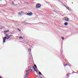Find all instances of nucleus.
Masks as SVG:
<instances>
[{
  "label": "nucleus",
  "instance_id": "nucleus-1",
  "mask_svg": "<svg viewBox=\"0 0 78 78\" xmlns=\"http://www.w3.org/2000/svg\"><path fill=\"white\" fill-rule=\"evenodd\" d=\"M64 20H66V21H67V22H68V21H69V20H70L69 18L67 17H65L64 18Z\"/></svg>",
  "mask_w": 78,
  "mask_h": 78
},
{
  "label": "nucleus",
  "instance_id": "nucleus-2",
  "mask_svg": "<svg viewBox=\"0 0 78 78\" xmlns=\"http://www.w3.org/2000/svg\"><path fill=\"white\" fill-rule=\"evenodd\" d=\"M41 4H38L36 6V8H40V7H41Z\"/></svg>",
  "mask_w": 78,
  "mask_h": 78
},
{
  "label": "nucleus",
  "instance_id": "nucleus-3",
  "mask_svg": "<svg viewBox=\"0 0 78 78\" xmlns=\"http://www.w3.org/2000/svg\"><path fill=\"white\" fill-rule=\"evenodd\" d=\"M12 35H9L7 37V39H9L10 37H12Z\"/></svg>",
  "mask_w": 78,
  "mask_h": 78
},
{
  "label": "nucleus",
  "instance_id": "nucleus-4",
  "mask_svg": "<svg viewBox=\"0 0 78 78\" xmlns=\"http://www.w3.org/2000/svg\"><path fill=\"white\" fill-rule=\"evenodd\" d=\"M6 38H7V37H5V38H3V43H5V40L6 39Z\"/></svg>",
  "mask_w": 78,
  "mask_h": 78
},
{
  "label": "nucleus",
  "instance_id": "nucleus-5",
  "mask_svg": "<svg viewBox=\"0 0 78 78\" xmlns=\"http://www.w3.org/2000/svg\"><path fill=\"white\" fill-rule=\"evenodd\" d=\"M9 30H8L4 31V32H5V33H8V32H9Z\"/></svg>",
  "mask_w": 78,
  "mask_h": 78
},
{
  "label": "nucleus",
  "instance_id": "nucleus-6",
  "mask_svg": "<svg viewBox=\"0 0 78 78\" xmlns=\"http://www.w3.org/2000/svg\"><path fill=\"white\" fill-rule=\"evenodd\" d=\"M65 25H68V23L66 22V23H64Z\"/></svg>",
  "mask_w": 78,
  "mask_h": 78
},
{
  "label": "nucleus",
  "instance_id": "nucleus-7",
  "mask_svg": "<svg viewBox=\"0 0 78 78\" xmlns=\"http://www.w3.org/2000/svg\"><path fill=\"white\" fill-rule=\"evenodd\" d=\"M29 54H30V53H31V49H29Z\"/></svg>",
  "mask_w": 78,
  "mask_h": 78
},
{
  "label": "nucleus",
  "instance_id": "nucleus-8",
  "mask_svg": "<svg viewBox=\"0 0 78 78\" xmlns=\"http://www.w3.org/2000/svg\"><path fill=\"white\" fill-rule=\"evenodd\" d=\"M39 75H42V73H41V72L39 71Z\"/></svg>",
  "mask_w": 78,
  "mask_h": 78
},
{
  "label": "nucleus",
  "instance_id": "nucleus-9",
  "mask_svg": "<svg viewBox=\"0 0 78 78\" xmlns=\"http://www.w3.org/2000/svg\"><path fill=\"white\" fill-rule=\"evenodd\" d=\"M34 66L36 69H37V66H36V65L35 64L34 65Z\"/></svg>",
  "mask_w": 78,
  "mask_h": 78
},
{
  "label": "nucleus",
  "instance_id": "nucleus-10",
  "mask_svg": "<svg viewBox=\"0 0 78 78\" xmlns=\"http://www.w3.org/2000/svg\"><path fill=\"white\" fill-rule=\"evenodd\" d=\"M19 38L20 39H23V37H20Z\"/></svg>",
  "mask_w": 78,
  "mask_h": 78
},
{
  "label": "nucleus",
  "instance_id": "nucleus-11",
  "mask_svg": "<svg viewBox=\"0 0 78 78\" xmlns=\"http://www.w3.org/2000/svg\"><path fill=\"white\" fill-rule=\"evenodd\" d=\"M29 73L28 72H27V73H26V75H28Z\"/></svg>",
  "mask_w": 78,
  "mask_h": 78
},
{
  "label": "nucleus",
  "instance_id": "nucleus-12",
  "mask_svg": "<svg viewBox=\"0 0 78 78\" xmlns=\"http://www.w3.org/2000/svg\"><path fill=\"white\" fill-rule=\"evenodd\" d=\"M27 14L28 15V16H30V13H27Z\"/></svg>",
  "mask_w": 78,
  "mask_h": 78
},
{
  "label": "nucleus",
  "instance_id": "nucleus-13",
  "mask_svg": "<svg viewBox=\"0 0 78 78\" xmlns=\"http://www.w3.org/2000/svg\"><path fill=\"white\" fill-rule=\"evenodd\" d=\"M30 70H31V69H29L28 70H27L26 71V72H28V71H30Z\"/></svg>",
  "mask_w": 78,
  "mask_h": 78
},
{
  "label": "nucleus",
  "instance_id": "nucleus-14",
  "mask_svg": "<svg viewBox=\"0 0 78 78\" xmlns=\"http://www.w3.org/2000/svg\"><path fill=\"white\" fill-rule=\"evenodd\" d=\"M30 16H31L32 15V12H30Z\"/></svg>",
  "mask_w": 78,
  "mask_h": 78
},
{
  "label": "nucleus",
  "instance_id": "nucleus-15",
  "mask_svg": "<svg viewBox=\"0 0 78 78\" xmlns=\"http://www.w3.org/2000/svg\"><path fill=\"white\" fill-rule=\"evenodd\" d=\"M35 71V72H37V70H36V69L35 68L34 69Z\"/></svg>",
  "mask_w": 78,
  "mask_h": 78
},
{
  "label": "nucleus",
  "instance_id": "nucleus-16",
  "mask_svg": "<svg viewBox=\"0 0 78 78\" xmlns=\"http://www.w3.org/2000/svg\"><path fill=\"white\" fill-rule=\"evenodd\" d=\"M62 40H64V38L63 37H62Z\"/></svg>",
  "mask_w": 78,
  "mask_h": 78
},
{
  "label": "nucleus",
  "instance_id": "nucleus-17",
  "mask_svg": "<svg viewBox=\"0 0 78 78\" xmlns=\"http://www.w3.org/2000/svg\"><path fill=\"white\" fill-rule=\"evenodd\" d=\"M25 78H28V76H26Z\"/></svg>",
  "mask_w": 78,
  "mask_h": 78
},
{
  "label": "nucleus",
  "instance_id": "nucleus-18",
  "mask_svg": "<svg viewBox=\"0 0 78 78\" xmlns=\"http://www.w3.org/2000/svg\"><path fill=\"white\" fill-rule=\"evenodd\" d=\"M18 14H19V15H21V13H20V12H19L18 13Z\"/></svg>",
  "mask_w": 78,
  "mask_h": 78
},
{
  "label": "nucleus",
  "instance_id": "nucleus-19",
  "mask_svg": "<svg viewBox=\"0 0 78 78\" xmlns=\"http://www.w3.org/2000/svg\"><path fill=\"white\" fill-rule=\"evenodd\" d=\"M6 36H7V37H8L9 35H8V34H6Z\"/></svg>",
  "mask_w": 78,
  "mask_h": 78
},
{
  "label": "nucleus",
  "instance_id": "nucleus-20",
  "mask_svg": "<svg viewBox=\"0 0 78 78\" xmlns=\"http://www.w3.org/2000/svg\"><path fill=\"white\" fill-rule=\"evenodd\" d=\"M68 64H66V65L65 66H68Z\"/></svg>",
  "mask_w": 78,
  "mask_h": 78
},
{
  "label": "nucleus",
  "instance_id": "nucleus-21",
  "mask_svg": "<svg viewBox=\"0 0 78 78\" xmlns=\"http://www.w3.org/2000/svg\"><path fill=\"white\" fill-rule=\"evenodd\" d=\"M33 69H35V68H34V66H33Z\"/></svg>",
  "mask_w": 78,
  "mask_h": 78
},
{
  "label": "nucleus",
  "instance_id": "nucleus-22",
  "mask_svg": "<svg viewBox=\"0 0 78 78\" xmlns=\"http://www.w3.org/2000/svg\"><path fill=\"white\" fill-rule=\"evenodd\" d=\"M67 9H68L69 10V7H68V8H67Z\"/></svg>",
  "mask_w": 78,
  "mask_h": 78
},
{
  "label": "nucleus",
  "instance_id": "nucleus-23",
  "mask_svg": "<svg viewBox=\"0 0 78 78\" xmlns=\"http://www.w3.org/2000/svg\"><path fill=\"white\" fill-rule=\"evenodd\" d=\"M21 13H23V12H22V11H21Z\"/></svg>",
  "mask_w": 78,
  "mask_h": 78
},
{
  "label": "nucleus",
  "instance_id": "nucleus-24",
  "mask_svg": "<svg viewBox=\"0 0 78 78\" xmlns=\"http://www.w3.org/2000/svg\"><path fill=\"white\" fill-rule=\"evenodd\" d=\"M67 76H69V74H67Z\"/></svg>",
  "mask_w": 78,
  "mask_h": 78
},
{
  "label": "nucleus",
  "instance_id": "nucleus-25",
  "mask_svg": "<svg viewBox=\"0 0 78 78\" xmlns=\"http://www.w3.org/2000/svg\"><path fill=\"white\" fill-rule=\"evenodd\" d=\"M12 4H14V2L12 3Z\"/></svg>",
  "mask_w": 78,
  "mask_h": 78
},
{
  "label": "nucleus",
  "instance_id": "nucleus-26",
  "mask_svg": "<svg viewBox=\"0 0 78 78\" xmlns=\"http://www.w3.org/2000/svg\"><path fill=\"white\" fill-rule=\"evenodd\" d=\"M0 78H2V77H1V76H0Z\"/></svg>",
  "mask_w": 78,
  "mask_h": 78
},
{
  "label": "nucleus",
  "instance_id": "nucleus-27",
  "mask_svg": "<svg viewBox=\"0 0 78 78\" xmlns=\"http://www.w3.org/2000/svg\"><path fill=\"white\" fill-rule=\"evenodd\" d=\"M65 7H66V8L67 7V6H65Z\"/></svg>",
  "mask_w": 78,
  "mask_h": 78
},
{
  "label": "nucleus",
  "instance_id": "nucleus-28",
  "mask_svg": "<svg viewBox=\"0 0 78 78\" xmlns=\"http://www.w3.org/2000/svg\"><path fill=\"white\" fill-rule=\"evenodd\" d=\"M66 8L67 9V8H68V7H66Z\"/></svg>",
  "mask_w": 78,
  "mask_h": 78
},
{
  "label": "nucleus",
  "instance_id": "nucleus-29",
  "mask_svg": "<svg viewBox=\"0 0 78 78\" xmlns=\"http://www.w3.org/2000/svg\"><path fill=\"white\" fill-rule=\"evenodd\" d=\"M66 8L67 9V8H68V7H66Z\"/></svg>",
  "mask_w": 78,
  "mask_h": 78
},
{
  "label": "nucleus",
  "instance_id": "nucleus-30",
  "mask_svg": "<svg viewBox=\"0 0 78 78\" xmlns=\"http://www.w3.org/2000/svg\"><path fill=\"white\" fill-rule=\"evenodd\" d=\"M19 31H20V30H19Z\"/></svg>",
  "mask_w": 78,
  "mask_h": 78
},
{
  "label": "nucleus",
  "instance_id": "nucleus-31",
  "mask_svg": "<svg viewBox=\"0 0 78 78\" xmlns=\"http://www.w3.org/2000/svg\"><path fill=\"white\" fill-rule=\"evenodd\" d=\"M31 71H33V69L31 70Z\"/></svg>",
  "mask_w": 78,
  "mask_h": 78
},
{
  "label": "nucleus",
  "instance_id": "nucleus-32",
  "mask_svg": "<svg viewBox=\"0 0 78 78\" xmlns=\"http://www.w3.org/2000/svg\"><path fill=\"white\" fill-rule=\"evenodd\" d=\"M72 3L73 4V2H72Z\"/></svg>",
  "mask_w": 78,
  "mask_h": 78
},
{
  "label": "nucleus",
  "instance_id": "nucleus-33",
  "mask_svg": "<svg viewBox=\"0 0 78 78\" xmlns=\"http://www.w3.org/2000/svg\"><path fill=\"white\" fill-rule=\"evenodd\" d=\"M1 12H0V13Z\"/></svg>",
  "mask_w": 78,
  "mask_h": 78
},
{
  "label": "nucleus",
  "instance_id": "nucleus-34",
  "mask_svg": "<svg viewBox=\"0 0 78 78\" xmlns=\"http://www.w3.org/2000/svg\"><path fill=\"white\" fill-rule=\"evenodd\" d=\"M1 0H0V1H1Z\"/></svg>",
  "mask_w": 78,
  "mask_h": 78
}]
</instances>
